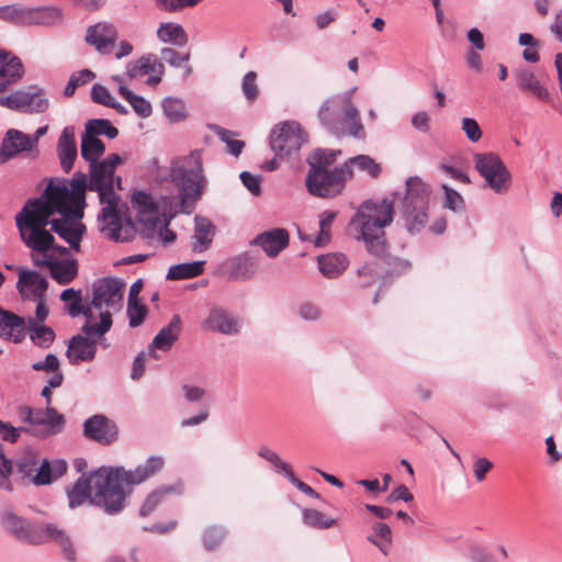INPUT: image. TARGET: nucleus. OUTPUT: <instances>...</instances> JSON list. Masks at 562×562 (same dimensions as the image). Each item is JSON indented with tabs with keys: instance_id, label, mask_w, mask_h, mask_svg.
I'll return each mask as SVG.
<instances>
[{
	"instance_id": "f257e3e1",
	"label": "nucleus",
	"mask_w": 562,
	"mask_h": 562,
	"mask_svg": "<svg viewBox=\"0 0 562 562\" xmlns=\"http://www.w3.org/2000/svg\"><path fill=\"white\" fill-rule=\"evenodd\" d=\"M87 176L76 173L69 186L48 184L43 195L29 200L15 216V224L23 243L37 254L54 248L50 228L71 249L80 251L86 225L81 222L86 207Z\"/></svg>"
},
{
	"instance_id": "f03ea898",
	"label": "nucleus",
	"mask_w": 562,
	"mask_h": 562,
	"mask_svg": "<svg viewBox=\"0 0 562 562\" xmlns=\"http://www.w3.org/2000/svg\"><path fill=\"white\" fill-rule=\"evenodd\" d=\"M122 162L120 155L111 154L102 161L90 165V179L87 180V189L98 192L100 203L104 205L100 215L104 223L102 231L115 241L125 239L121 234L123 216L119 207L120 198L114 191L115 187L122 189L121 177L114 178L115 168Z\"/></svg>"
},
{
	"instance_id": "7ed1b4c3",
	"label": "nucleus",
	"mask_w": 562,
	"mask_h": 562,
	"mask_svg": "<svg viewBox=\"0 0 562 562\" xmlns=\"http://www.w3.org/2000/svg\"><path fill=\"white\" fill-rule=\"evenodd\" d=\"M112 481L109 468H100L89 476L81 475L66 488L69 507L76 508L90 503L102 507L109 514L119 513L123 509V494Z\"/></svg>"
},
{
	"instance_id": "20e7f679",
	"label": "nucleus",
	"mask_w": 562,
	"mask_h": 562,
	"mask_svg": "<svg viewBox=\"0 0 562 562\" xmlns=\"http://www.w3.org/2000/svg\"><path fill=\"white\" fill-rule=\"evenodd\" d=\"M394 198H383L381 201L368 199L357 209L361 238L367 250L376 257L383 256L386 250L384 228L394 220Z\"/></svg>"
},
{
	"instance_id": "39448f33",
	"label": "nucleus",
	"mask_w": 562,
	"mask_h": 562,
	"mask_svg": "<svg viewBox=\"0 0 562 562\" xmlns=\"http://www.w3.org/2000/svg\"><path fill=\"white\" fill-rule=\"evenodd\" d=\"M202 158L199 151L172 160L170 180L179 191L180 211L190 214L202 196L205 186Z\"/></svg>"
},
{
	"instance_id": "423d86ee",
	"label": "nucleus",
	"mask_w": 562,
	"mask_h": 562,
	"mask_svg": "<svg viewBox=\"0 0 562 562\" xmlns=\"http://www.w3.org/2000/svg\"><path fill=\"white\" fill-rule=\"evenodd\" d=\"M125 283L115 278H102L92 285V308L100 311V322H86L81 330L90 335L103 336L112 326V314L123 307Z\"/></svg>"
},
{
	"instance_id": "0eeeda50",
	"label": "nucleus",
	"mask_w": 562,
	"mask_h": 562,
	"mask_svg": "<svg viewBox=\"0 0 562 562\" xmlns=\"http://www.w3.org/2000/svg\"><path fill=\"white\" fill-rule=\"evenodd\" d=\"M430 190L419 177L406 180V194L403 200V218L411 233L420 232L428 220Z\"/></svg>"
},
{
	"instance_id": "6e6552de",
	"label": "nucleus",
	"mask_w": 562,
	"mask_h": 562,
	"mask_svg": "<svg viewBox=\"0 0 562 562\" xmlns=\"http://www.w3.org/2000/svg\"><path fill=\"white\" fill-rule=\"evenodd\" d=\"M132 203L138 212L137 221L143 226L142 228L147 236H150L157 231L161 232L162 226H168L169 224L167 220L161 221L160 209L165 217L168 216L171 218L177 213V211H172L171 207H167L169 198H162V205H160V203L155 202L149 194L143 191L133 194Z\"/></svg>"
},
{
	"instance_id": "1a4fd4ad",
	"label": "nucleus",
	"mask_w": 562,
	"mask_h": 562,
	"mask_svg": "<svg viewBox=\"0 0 562 562\" xmlns=\"http://www.w3.org/2000/svg\"><path fill=\"white\" fill-rule=\"evenodd\" d=\"M16 289L22 300L35 302L36 318L38 321H45L49 313L46 304V292L48 289L47 279L37 271L25 268H16Z\"/></svg>"
},
{
	"instance_id": "9d476101",
	"label": "nucleus",
	"mask_w": 562,
	"mask_h": 562,
	"mask_svg": "<svg viewBox=\"0 0 562 562\" xmlns=\"http://www.w3.org/2000/svg\"><path fill=\"white\" fill-rule=\"evenodd\" d=\"M474 165L487 187L495 193L504 194L508 192L512 176L498 155L494 153H477L474 155Z\"/></svg>"
},
{
	"instance_id": "9b49d317",
	"label": "nucleus",
	"mask_w": 562,
	"mask_h": 562,
	"mask_svg": "<svg viewBox=\"0 0 562 562\" xmlns=\"http://www.w3.org/2000/svg\"><path fill=\"white\" fill-rule=\"evenodd\" d=\"M165 461L161 457H150L135 470L127 471L124 468H109L113 476V485L123 494V504L130 492H126L123 484L137 485L157 474L164 468Z\"/></svg>"
},
{
	"instance_id": "f8f14e48",
	"label": "nucleus",
	"mask_w": 562,
	"mask_h": 562,
	"mask_svg": "<svg viewBox=\"0 0 562 562\" xmlns=\"http://www.w3.org/2000/svg\"><path fill=\"white\" fill-rule=\"evenodd\" d=\"M346 173L335 168L331 172L310 169L306 177L307 191L318 198H333L339 194L346 184Z\"/></svg>"
},
{
	"instance_id": "ddd939ff",
	"label": "nucleus",
	"mask_w": 562,
	"mask_h": 562,
	"mask_svg": "<svg viewBox=\"0 0 562 562\" xmlns=\"http://www.w3.org/2000/svg\"><path fill=\"white\" fill-rule=\"evenodd\" d=\"M18 416L21 422L30 426L43 427V436L56 435L63 430L65 425L64 415L59 414L53 406L33 408L22 405L18 407Z\"/></svg>"
},
{
	"instance_id": "4468645a",
	"label": "nucleus",
	"mask_w": 562,
	"mask_h": 562,
	"mask_svg": "<svg viewBox=\"0 0 562 562\" xmlns=\"http://www.w3.org/2000/svg\"><path fill=\"white\" fill-rule=\"evenodd\" d=\"M306 142V135L296 122H284L271 134V148L280 156L299 151Z\"/></svg>"
},
{
	"instance_id": "2eb2a0df",
	"label": "nucleus",
	"mask_w": 562,
	"mask_h": 562,
	"mask_svg": "<svg viewBox=\"0 0 562 562\" xmlns=\"http://www.w3.org/2000/svg\"><path fill=\"white\" fill-rule=\"evenodd\" d=\"M31 258L34 266L48 268L50 277L61 285L70 283L78 276V263L75 259L57 260L48 251L44 254L32 251Z\"/></svg>"
},
{
	"instance_id": "dca6fc26",
	"label": "nucleus",
	"mask_w": 562,
	"mask_h": 562,
	"mask_svg": "<svg viewBox=\"0 0 562 562\" xmlns=\"http://www.w3.org/2000/svg\"><path fill=\"white\" fill-rule=\"evenodd\" d=\"M318 116L321 121L336 127L338 124L348 123L351 120V101L348 94L336 95L324 102Z\"/></svg>"
},
{
	"instance_id": "f3484780",
	"label": "nucleus",
	"mask_w": 562,
	"mask_h": 562,
	"mask_svg": "<svg viewBox=\"0 0 562 562\" xmlns=\"http://www.w3.org/2000/svg\"><path fill=\"white\" fill-rule=\"evenodd\" d=\"M37 147V138H32L27 134L18 130H9L1 143L0 164L16 157L24 151H32Z\"/></svg>"
},
{
	"instance_id": "a211bd4d",
	"label": "nucleus",
	"mask_w": 562,
	"mask_h": 562,
	"mask_svg": "<svg viewBox=\"0 0 562 562\" xmlns=\"http://www.w3.org/2000/svg\"><path fill=\"white\" fill-rule=\"evenodd\" d=\"M201 326L206 331L228 336L236 335L240 330L238 318L221 306H213L209 315L203 319Z\"/></svg>"
},
{
	"instance_id": "6ab92c4d",
	"label": "nucleus",
	"mask_w": 562,
	"mask_h": 562,
	"mask_svg": "<svg viewBox=\"0 0 562 562\" xmlns=\"http://www.w3.org/2000/svg\"><path fill=\"white\" fill-rule=\"evenodd\" d=\"M78 334L71 337L66 351V357L70 364L78 366L81 362H91L97 353V340L88 336Z\"/></svg>"
},
{
	"instance_id": "aec40b11",
	"label": "nucleus",
	"mask_w": 562,
	"mask_h": 562,
	"mask_svg": "<svg viewBox=\"0 0 562 562\" xmlns=\"http://www.w3.org/2000/svg\"><path fill=\"white\" fill-rule=\"evenodd\" d=\"M83 434L87 438L102 445H109L117 438L116 425L103 415H94L83 425Z\"/></svg>"
},
{
	"instance_id": "412c9836",
	"label": "nucleus",
	"mask_w": 562,
	"mask_h": 562,
	"mask_svg": "<svg viewBox=\"0 0 562 562\" xmlns=\"http://www.w3.org/2000/svg\"><path fill=\"white\" fill-rule=\"evenodd\" d=\"M117 37L119 33L116 27L106 22L90 26L86 33V42L93 46L100 54H109Z\"/></svg>"
},
{
	"instance_id": "4be33fe9",
	"label": "nucleus",
	"mask_w": 562,
	"mask_h": 562,
	"mask_svg": "<svg viewBox=\"0 0 562 562\" xmlns=\"http://www.w3.org/2000/svg\"><path fill=\"white\" fill-rule=\"evenodd\" d=\"M165 66L154 55L142 56L137 60L130 63L127 66V76L130 78L144 77L150 75L147 85L156 86L161 81Z\"/></svg>"
},
{
	"instance_id": "5701e85b",
	"label": "nucleus",
	"mask_w": 562,
	"mask_h": 562,
	"mask_svg": "<svg viewBox=\"0 0 562 562\" xmlns=\"http://www.w3.org/2000/svg\"><path fill=\"white\" fill-rule=\"evenodd\" d=\"M36 540L37 544L47 541H55L59 546L64 559L68 562H75L77 560V551L71 538L57 525L43 524L41 535L36 537Z\"/></svg>"
},
{
	"instance_id": "b1692460",
	"label": "nucleus",
	"mask_w": 562,
	"mask_h": 562,
	"mask_svg": "<svg viewBox=\"0 0 562 562\" xmlns=\"http://www.w3.org/2000/svg\"><path fill=\"white\" fill-rule=\"evenodd\" d=\"M1 524L15 538L37 544L36 537L41 535L42 525L32 526L27 520L9 510L2 514Z\"/></svg>"
},
{
	"instance_id": "393cba45",
	"label": "nucleus",
	"mask_w": 562,
	"mask_h": 562,
	"mask_svg": "<svg viewBox=\"0 0 562 562\" xmlns=\"http://www.w3.org/2000/svg\"><path fill=\"white\" fill-rule=\"evenodd\" d=\"M23 65L19 57L0 49V92L22 78Z\"/></svg>"
},
{
	"instance_id": "a878e982",
	"label": "nucleus",
	"mask_w": 562,
	"mask_h": 562,
	"mask_svg": "<svg viewBox=\"0 0 562 562\" xmlns=\"http://www.w3.org/2000/svg\"><path fill=\"white\" fill-rule=\"evenodd\" d=\"M27 321L16 314L0 308V337L13 341L21 342L25 337Z\"/></svg>"
},
{
	"instance_id": "bb28decb",
	"label": "nucleus",
	"mask_w": 562,
	"mask_h": 562,
	"mask_svg": "<svg viewBox=\"0 0 562 562\" xmlns=\"http://www.w3.org/2000/svg\"><path fill=\"white\" fill-rule=\"evenodd\" d=\"M290 236L284 228H273L259 234L254 243L259 245L269 257H276L280 251L288 247Z\"/></svg>"
},
{
	"instance_id": "cd10ccee",
	"label": "nucleus",
	"mask_w": 562,
	"mask_h": 562,
	"mask_svg": "<svg viewBox=\"0 0 562 562\" xmlns=\"http://www.w3.org/2000/svg\"><path fill=\"white\" fill-rule=\"evenodd\" d=\"M181 330V318L173 315L170 323L162 327L149 345V355L155 357V350L168 351L178 340Z\"/></svg>"
},
{
	"instance_id": "c85d7f7f",
	"label": "nucleus",
	"mask_w": 562,
	"mask_h": 562,
	"mask_svg": "<svg viewBox=\"0 0 562 562\" xmlns=\"http://www.w3.org/2000/svg\"><path fill=\"white\" fill-rule=\"evenodd\" d=\"M182 483H176L171 485H162L150 492L145 498L139 514L143 517L150 515L159 505L164 504L167 499L173 496L182 494Z\"/></svg>"
},
{
	"instance_id": "c756f323",
	"label": "nucleus",
	"mask_w": 562,
	"mask_h": 562,
	"mask_svg": "<svg viewBox=\"0 0 562 562\" xmlns=\"http://www.w3.org/2000/svg\"><path fill=\"white\" fill-rule=\"evenodd\" d=\"M57 154L61 168L65 172H69L77 158V145L74 127L67 126L63 130L57 143Z\"/></svg>"
},
{
	"instance_id": "7c9ffc66",
	"label": "nucleus",
	"mask_w": 562,
	"mask_h": 562,
	"mask_svg": "<svg viewBox=\"0 0 562 562\" xmlns=\"http://www.w3.org/2000/svg\"><path fill=\"white\" fill-rule=\"evenodd\" d=\"M194 224L192 250L194 252H203L212 245L215 236V226L209 218L201 216L195 217Z\"/></svg>"
},
{
	"instance_id": "2f4dec72",
	"label": "nucleus",
	"mask_w": 562,
	"mask_h": 562,
	"mask_svg": "<svg viewBox=\"0 0 562 562\" xmlns=\"http://www.w3.org/2000/svg\"><path fill=\"white\" fill-rule=\"evenodd\" d=\"M67 468V463L64 460L58 459L49 462L45 459L42 462L40 461L36 472L32 476L31 481L35 485L49 484L54 480L63 476L66 473Z\"/></svg>"
},
{
	"instance_id": "473e14b6",
	"label": "nucleus",
	"mask_w": 562,
	"mask_h": 562,
	"mask_svg": "<svg viewBox=\"0 0 562 562\" xmlns=\"http://www.w3.org/2000/svg\"><path fill=\"white\" fill-rule=\"evenodd\" d=\"M63 10L56 5L31 7L30 26H53L63 21Z\"/></svg>"
},
{
	"instance_id": "72a5a7b5",
	"label": "nucleus",
	"mask_w": 562,
	"mask_h": 562,
	"mask_svg": "<svg viewBox=\"0 0 562 562\" xmlns=\"http://www.w3.org/2000/svg\"><path fill=\"white\" fill-rule=\"evenodd\" d=\"M318 269L326 278L339 277L349 266V260L344 254H327L317 258Z\"/></svg>"
},
{
	"instance_id": "f704fd0d",
	"label": "nucleus",
	"mask_w": 562,
	"mask_h": 562,
	"mask_svg": "<svg viewBox=\"0 0 562 562\" xmlns=\"http://www.w3.org/2000/svg\"><path fill=\"white\" fill-rule=\"evenodd\" d=\"M517 86L522 92L530 93L539 100L547 101L549 99L547 88L540 83L530 69H521L517 74Z\"/></svg>"
},
{
	"instance_id": "c9c22d12",
	"label": "nucleus",
	"mask_w": 562,
	"mask_h": 562,
	"mask_svg": "<svg viewBox=\"0 0 562 562\" xmlns=\"http://www.w3.org/2000/svg\"><path fill=\"white\" fill-rule=\"evenodd\" d=\"M38 321L36 315L27 318V330L31 340L40 347H49L55 340L54 330Z\"/></svg>"
},
{
	"instance_id": "e433bc0d",
	"label": "nucleus",
	"mask_w": 562,
	"mask_h": 562,
	"mask_svg": "<svg viewBox=\"0 0 562 562\" xmlns=\"http://www.w3.org/2000/svg\"><path fill=\"white\" fill-rule=\"evenodd\" d=\"M336 217V213L331 211H324L319 215V233L316 237L312 235H304L299 233L300 238L305 241H312L316 247H324L330 241V229Z\"/></svg>"
},
{
	"instance_id": "4c0bfd02",
	"label": "nucleus",
	"mask_w": 562,
	"mask_h": 562,
	"mask_svg": "<svg viewBox=\"0 0 562 562\" xmlns=\"http://www.w3.org/2000/svg\"><path fill=\"white\" fill-rule=\"evenodd\" d=\"M30 9L20 3L0 7V20L18 26H30Z\"/></svg>"
},
{
	"instance_id": "58836bf2",
	"label": "nucleus",
	"mask_w": 562,
	"mask_h": 562,
	"mask_svg": "<svg viewBox=\"0 0 562 562\" xmlns=\"http://www.w3.org/2000/svg\"><path fill=\"white\" fill-rule=\"evenodd\" d=\"M104 150L105 146L102 140L86 131L81 138L82 158L89 161L90 165L98 162V158L103 155Z\"/></svg>"
},
{
	"instance_id": "ea45409f",
	"label": "nucleus",
	"mask_w": 562,
	"mask_h": 562,
	"mask_svg": "<svg viewBox=\"0 0 562 562\" xmlns=\"http://www.w3.org/2000/svg\"><path fill=\"white\" fill-rule=\"evenodd\" d=\"M228 529L224 525H211L207 526L201 536L203 547L207 551H214L218 549L228 536Z\"/></svg>"
},
{
	"instance_id": "a19ab883",
	"label": "nucleus",
	"mask_w": 562,
	"mask_h": 562,
	"mask_svg": "<svg viewBox=\"0 0 562 562\" xmlns=\"http://www.w3.org/2000/svg\"><path fill=\"white\" fill-rule=\"evenodd\" d=\"M372 531L373 533L368 537V540L376 546L384 555H387L392 546L391 528L384 522H374Z\"/></svg>"
},
{
	"instance_id": "79ce46f5",
	"label": "nucleus",
	"mask_w": 562,
	"mask_h": 562,
	"mask_svg": "<svg viewBox=\"0 0 562 562\" xmlns=\"http://www.w3.org/2000/svg\"><path fill=\"white\" fill-rule=\"evenodd\" d=\"M204 271V261H193L172 266L168 273V280H183L199 277Z\"/></svg>"
},
{
	"instance_id": "37998d69",
	"label": "nucleus",
	"mask_w": 562,
	"mask_h": 562,
	"mask_svg": "<svg viewBox=\"0 0 562 562\" xmlns=\"http://www.w3.org/2000/svg\"><path fill=\"white\" fill-rule=\"evenodd\" d=\"M157 36L161 42L184 45L188 41L183 27L177 23H161Z\"/></svg>"
},
{
	"instance_id": "c03bdc74",
	"label": "nucleus",
	"mask_w": 562,
	"mask_h": 562,
	"mask_svg": "<svg viewBox=\"0 0 562 562\" xmlns=\"http://www.w3.org/2000/svg\"><path fill=\"white\" fill-rule=\"evenodd\" d=\"M162 109L170 122H179L187 117L186 104L178 98H166L162 101Z\"/></svg>"
},
{
	"instance_id": "a18cd8bd",
	"label": "nucleus",
	"mask_w": 562,
	"mask_h": 562,
	"mask_svg": "<svg viewBox=\"0 0 562 562\" xmlns=\"http://www.w3.org/2000/svg\"><path fill=\"white\" fill-rule=\"evenodd\" d=\"M25 111L41 113L48 108V100L45 98L42 89L31 87L29 90H25Z\"/></svg>"
},
{
	"instance_id": "49530a36",
	"label": "nucleus",
	"mask_w": 562,
	"mask_h": 562,
	"mask_svg": "<svg viewBox=\"0 0 562 562\" xmlns=\"http://www.w3.org/2000/svg\"><path fill=\"white\" fill-rule=\"evenodd\" d=\"M335 161V154L329 150L316 149L308 157L310 169H317L324 172H331L329 167Z\"/></svg>"
},
{
	"instance_id": "de8ad7c7",
	"label": "nucleus",
	"mask_w": 562,
	"mask_h": 562,
	"mask_svg": "<svg viewBox=\"0 0 562 562\" xmlns=\"http://www.w3.org/2000/svg\"><path fill=\"white\" fill-rule=\"evenodd\" d=\"M353 166L372 179H378L382 173V166L369 155L353 156Z\"/></svg>"
},
{
	"instance_id": "09e8293b",
	"label": "nucleus",
	"mask_w": 562,
	"mask_h": 562,
	"mask_svg": "<svg viewBox=\"0 0 562 562\" xmlns=\"http://www.w3.org/2000/svg\"><path fill=\"white\" fill-rule=\"evenodd\" d=\"M86 131L95 137L98 135H105L109 138H115L119 134L117 128L108 120H90L86 124Z\"/></svg>"
},
{
	"instance_id": "8fccbe9b",
	"label": "nucleus",
	"mask_w": 562,
	"mask_h": 562,
	"mask_svg": "<svg viewBox=\"0 0 562 562\" xmlns=\"http://www.w3.org/2000/svg\"><path fill=\"white\" fill-rule=\"evenodd\" d=\"M94 78V74L89 69H82L74 72L64 90V95L70 98L74 95L77 88L87 85Z\"/></svg>"
},
{
	"instance_id": "3c124183",
	"label": "nucleus",
	"mask_w": 562,
	"mask_h": 562,
	"mask_svg": "<svg viewBox=\"0 0 562 562\" xmlns=\"http://www.w3.org/2000/svg\"><path fill=\"white\" fill-rule=\"evenodd\" d=\"M40 464V457L34 451H26L16 462L18 470L24 476L31 477Z\"/></svg>"
},
{
	"instance_id": "603ef678",
	"label": "nucleus",
	"mask_w": 562,
	"mask_h": 562,
	"mask_svg": "<svg viewBox=\"0 0 562 562\" xmlns=\"http://www.w3.org/2000/svg\"><path fill=\"white\" fill-rule=\"evenodd\" d=\"M304 522L313 528H328L335 522L334 519L316 509H305L303 512Z\"/></svg>"
},
{
	"instance_id": "864d4df0",
	"label": "nucleus",
	"mask_w": 562,
	"mask_h": 562,
	"mask_svg": "<svg viewBox=\"0 0 562 562\" xmlns=\"http://www.w3.org/2000/svg\"><path fill=\"white\" fill-rule=\"evenodd\" d=\"M243 92L246 99L254 103L259 95V88L257 85V74L255 71H248L243 78L241 85Z\"/></svg>"
},
{
	"instance_id": "5fc2aeb1",
	"label": "nucleus",
	"mask_w": 562,
	"mask_h": 562,
	"mask_svg": "<svg viewBox=\"0 0 562 562\" xmlns=\"http://www.w3.org/2000/svg\"><path fill=\"white\" fill-rule=\"evenodd\" d=\"M68 314L71 317H76L80 314H82L86 317V322L93 323L94 316L92 312L91 305H85L82 303V296L77 297L76 300L71 301L66 306Z\"/></svg>"
},
{
	"instance_id": "6e6d98bb",
	"label": "nucleus",
	"mask_w": 562,
	"mask_h": 562,
	"mask_svg": "<svg viewBox=\"0 0 562 562\" xmlns=\"http://www.w3.org/2000/svg\"><path fill=\"white\" fill-rule=\"evenodd\" d=\"M23 431L30 432L31 429L27 427H14L9 422L0 420V437L4 441L16 442Z\"/></svg>"
},
{
	"instance_id": "4d7b16f0",
	"label": "nucleus",
	"mask_w": 562,
	"mask_h": 562,
	"mask_svg": "<svg viewBox=\"0 0 562 562\" xmlns=\"http://www.w3.org/2000/svg\"><path fill=\"white\" fill-rule=\"evenodd\" d=\"M127 314L130 318V326L137 327L144 322L147 314V307L137 303L136 301L130 300L127 305Z\"/></svg>"
},
{
	"instance_id": "13d9d810",
	"label": "nucleus",
	"mask_w": 562,
	"mask_h": 562,
	"mask_svg": "<svg viewBox=\"0 0 562 562\" xmlns=\"http://www.w3.org/2000/svg\"><path fill=\"white\" fill-rule=\"evenodd\" d=\"M259 456L271 463L274 468L282 471L285 476H288L293 471L291 465L284 462L277 452L270 450L269 448H261Z\"/></svg>"
},
{
	"instance_id": "bf43d9fd",
	"label": "nucleus",
	"mask_w": 562,
	"mask_h": 562,
	"mask_svg": "<svg viewBox=\"0 0 562 562\" xmlns=\"http://www.w3.org/2000/svg\"><path fill=\"white\" fill-rule=\"evenodd\" d=\"M202 0H157L160 9L168 12H178L186 8H192L199 4Z\"/></svg>"
},
{
	"instance_id": "052dcab7",
	"label": "nucleus",
	"mask_w": 562,
	"mask_h": 562,
	"mask_svg": "<svg viewBox=\"0 0 562 562\" xmlns=\"http://www.w3.org/2000/svg\"><path fill=\"white\" fill-rule=\"evenodd\" d=\"M442 189L445 191V206L454 212L462 210L464 206L462 195L447 184H442Z\"/></svg>"
},
{
	"instance_id": "680f3d73",
	"label": "nucleus",
	"mask_w": 562,
	"mask_h": 562,
	"mask_svg": "<svg viewBox=\"0 0 562 562\" xmlns=\"http://www.w3.org/2000/svg\"><path fill=\"white\" fill-rule=\"evenodd\" d=\"M91 98L95 103L105 106H116L115 99L111 95L110 91L101 85H94L92 87Z\"/></svg>"
},
{
	"instance_id": "e2e57ef3",
	"label": "nucleus",
	"mask_w": 562,
	"mask_h": 562,
	"mask_svg": "<svg viewBox=\"0 0 562 562\" xmlns=\"http://www.w3.org/2000/svg\"><path fill=\"white\" fill-rule=\"evenodd\" d=\"M461 130L467 135L468 139L472 143H476L482 138V130L479 123L471 117H464L461 121Z\"/></svg>"
},
{
	"instance_id": "0e129e2a",
	"label": "nucleus",
	"mask_w": 562,
	"mask_h": 562,
	"mask_svg": "<svg viewBox=\"0 0 562 562\" xmlns=\"http://www.w3.org/2000/svg\"><path fill=\"white\" fill-rule=\"evenodd\" d=\"M25 91H16L8 97H1L0 104L9 109L25 111Z\"/></svg>"
},
{
	"instance_id": "69168bd1",
	"label": "nucleus",
	"mask_w": 562,
	"mask_h": 562,
	"mask_svg": "<svg viewBox=\"0 0 562 562\" xmlns=\"http://www.w3.org/2000/svg\"><path fill=\"white\" fill-rule=\"evenodd\" d=\"M161 58L170 66L179 67L189 60L190 53L180 54L173 48L166 47L161 49Z\"/></svg>"
},
{
	"instance_id": "338daca9",
	"label": "nucleus",
	"mask_w": 562,
	"mask_h": 562,
	"mask_svg": "<svg viewBox=\"0 0 562 562\" xmlns=\"http://www.w3.org/2000/svg\"><path fill=\"white\" fill-rule=\"evenodd\" d=\"M472 469L475 480L482 482L485 480L486 474L493 469V462L485 457L476 458Z\"/></svg>"
},
{
	"instance_id": "774afa93",
	"label": "nucleus",
	"mask_w": 562,
	"mask_h": 562,
	"mask_svg": "<svg viewBox=\"0 0 562 562\" xmlns=\"http://www.w3.org/2000/svg\"><path fill=\"white\" fill-rule=\"evenodd\" d=\"M59 360L54 353H49L43 361H37L32 364V369L35 371H45L53 373L59 369Z\"/></svg>"
}]
</instances>
